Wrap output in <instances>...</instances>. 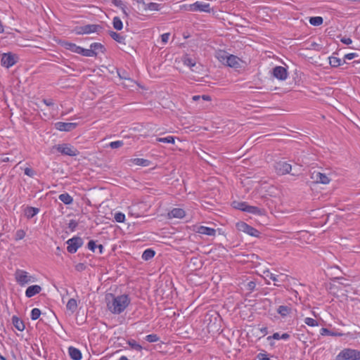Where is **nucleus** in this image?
Returning <instances> with one entry per match:
<instances>
[{
  "label": "nucleus",
  "instance_id": "nucleus-1",
  "mask_svg": "<svg viewBox=\"0 0 360 360\" xmlns=\"http://www.w3.org/2000/svg\"><path fill=\"white\" fill-rule=\"evenodd\" d=\"M112 301L108 302V309L113 314L122 313L129 305L130 300L127 295L115 297L110 294Z\"/></svg>",
  "mask_w": 360,
  "mask_h": 360
},
{
  "label": "nucleus",
  "instance_id": "nucleus-2",
  "mask_svg": "<svg viewBox=\"0 0 360 360\" xmlns=\"http://www.w3.org/2000/svg\"><path fill=\"white\" fill-rule=\"evenodd\" d=\"M186 9L190 11H200L209 13L213 11V8H211L210 4L200 1H196L194 4L188 5Z\"/></svg>",
  "mask_w": 360,
  "mask_h": 360
},
{
  "label": "nucleus",
  "instance_id": "nucleus-3",
  "mask_svg": "<svg viewBox=\"0 0 360 360\" xmlns=\"http://www.w3.org/2000/svg\"><path fill=\"white\" fill-rule=\"evenodd\" d=\"M54 148L63 155L76 156L79 154V151L76 148L68 143L59 144L55 146Z\"/></svg>",
  "mask_w": 360,
  "mask_h": 360
},
{
  "label": "nucleus",
  "instance_id": "nucleus-4",
  "mask_svg": "<svg viewBox=\"0 0 360 360\" xmlns=\"http://www.w3.org/2000/svg\"><path fill=\"white\" fill-rule=\"evenodd\" d=\"M18 60V57L16 54L11 52L2 54L1 64L3 66L8 68L15 65Z\"/></svg>",
  "mask_w": 360,
  "mask_h": 360
},
{
  "label": "nucleus",
  "instance_id": "nucleus-5",
  "mask_svg": "<svg viewBox=\"0 0 360 360\" xmlns=\"http://www.w3.org/2000/svg\"><path fill=\"white\" fill-rule=\"evenodd\" d=\"M236 228L238 231L246 233L251 236L258 237L259 235V231L243 221L238 222Z\"/></svg>",
  "mask_w": 360,
  "mask_h": 360
},
{
  "label": "nucleus",
  "instance_id": "nucleus-6",
  "mask_svg": "<svg viewBox=\"0 0 360 360\" xmlns=\"http://www.w3.org/2000/svg\"><path fill=\"white\" fill-rule=\"evenodd\" d=\"M336 360H356V350L344 349L337 355Z\"/></svg>",
  "mask_w": 360,
  "mask_h": 360
},
{
  "label": "nucleus",
  "instance_id": "nucleus-7",
  "mask_svg": "<svg viewBox=\"0 0 360 360\" xmlns=\"http://www.w3.org/2000/svg\"><path fill=\"white\" fill-rule=\"evenodd\" d=\"M67 250L70 253H75L77 249L83 244V240L80 237H73L67 241Z\"/></svg>",
  "mask_w": 360,
  "mask_h": 360
},
{
  "label": "nucleus",
  "instance_id": "nucleus-8",
  "mask_svg": "<svg viewBox=\"0 0 360 360\" xmlns=\"http://www.w3.org/2000/svg\"><path fill=\"white\" fill-rule=\"evenodd\" d=\"M275 169L277 174L284 175L290 173L292 169V166L286 162L280 161L276 163Z\"/></svg>",
  "mask_w": 360,
  "mask_h": 360
},
{
  "label": "nucleus",
  "instance_id": "nucleus-9",
  "mask_svg": "<svg viewBox=\"0 0 360 360\" xmlns=\"http://www.w3.org/2000/svg\"><path fill=\"white\" fill-rule=\"evenodd\" d=\"M15 279L20 285H24L31 281V276L27 275V273L22 270H17L15 274Z\"/></svg>",
  "mask_w": 360,
  "mask_h": 360
},
{
  "label": "nucleus",
  "instance_id": "nucleus-10",
  "mask_svg": "<svg viewBox=\"0 0 360 360\" xmlns=\"http://www.w3.org/2000/svg\"><path fill=\"white\" fill-rule=\"evenodd\" d=\"M311 178L314 182L323 184H328L330 181L329 177L325 174L316 171L311 173Z\"/></svg>",
  "mask_w": 360,
  "mask_h": 360
},
{
  "label": "nucleus",
  "instance_id": "nucleus-11",
  "mask_svg": "<svg viewBox=\"0 0 360 360\" xmlns=\"http://www.w3.org/2000/svg\"><path fill=\"white\" fill-rule=\"evenodd\" d=\"M272 75L279 80H285L288 77V71L284 67L276 66L273 69Z\"/></svg>",
  "mask_w": 360,
  "mask_h": 360
},
{
  "label": "nucleus",
  "instance_id": "nucleus-12",
  "mask_svg": "<svg viewBox=\"0 0 360 360\" xmlns=\"http://www.w3.org/2000/svg\"><path fill=\"white\" fill-rule=\"evenodd\" d=\"M77 123L58 122L55 124L56 128L59 131H70L77 127Z\"/></svg>",
  "mask_w": 360,
  "mask_h": 360
},
{
  "label": "nucleus",
  "instance_id": "nucleus-13",
  "mask_svg": "<svg viewBox=\"0 0 360 360\" xmlns=\"http://www.w3.org/2000/svg\"><path fill=\"white\" fill-rule=\"evenodd\" d=\"M240 59L238 57L233 55H229L228 57H226V65L231 68H238L240 67Z\"/></svg>",
  "mask_w": 360,
  "mask_h": 360
},
{
  "label": "nucleus",
  "instance_id": "nucleus-14",
  "mask_svg": "<svg viewBox=\"0 0 360 360\" xmlns=\"http://www.w3.org/2000/svg\"><path fill=\"white\" fill-rule=\"evenodd\" d=\"M41 290V288L38 285H34L29 286L26 291H25V295L27 297H32L34 295L38 294Z\"/></svg>",
  "mask_w": 360,
  "mask_h": 360
},
{
  "label": "nucleus",
  "instance_id": "nucleus-15",
  "mask_svg": "<svg viewBox=\"0 0 360 360\" xmlns=\"http://www.w3.org/2000/svg\"><path fill=\"white\" fill-rule=\"evenodd\" d=\"M185 216V211L181 208H174L168 213V217L181 219Z\"/></svg>",
  "mask_w": 360,
  "mask_h": 360
},
{
  "label": "nucleus",
  "instance_id": "nucleus-16",
  "mask_svg": "<svg viewBox=\"0 0 360 360\" xmlns=\"http://www.w3.org/2000/svg\"><path fill=\"white\" fill-rule=\"evenodd\" d=\"M101 30L102 27L99 25H86L84 26L83 32L84 34H91L99 32Z\"/></svg>",
  "mask_w": 360,
  "mask_h": 360
},
{
  "label": "nucleus",
  "instance_id": "nucleus-17",
  "mask_svg": "<svg viewBox=\"0 0 360 360\" xmlns=\"http://www.w3.org/2000/svg\"><path fill=\"white\" fill-rule=\"evenodd\" d=\"M12 323L13 326L19 331H23L25 330V323L20 318L16 316L12 317Z\"/></svg>",
  "mask_w": 360,
  "mask_h": 360
},
{
  "label": "nucleus",
  "instance_id": "nucleus-18",
  "mask_svg": "<svg viewBox=\"0 0 360 360\" xmlns=\"http://www.w3.org/2000/svg\"><path fill=\"white\" fill-rule=\"evenodd\" d=\"M68 352L70 356L73 360H80L82 359V353L78 349L73 347H70Z\"/></svg>",
  "mask_w": 360,
  "mask_h": 360
},
{
  "label": "nucleus",
  "instance_id": "nucleus-19",
  "mask_svg": "<svg viewBox=\"0 0 360 360\" xmlns=\"http://www.w3.org/2000/svg\"><path fill=\"white\" fill-rule=\"evenodd\" d=\"M197 232L200 234H204L207 236H214L216 233V230L212 228L201 226L198 228Z\"/></svg>",
  "mask_w": 360,
  "mask_h": 360
},
{
  "label": "nucleus",
  "instance_id": "nucleus-20",
  "mask_svg": "<svg viewBox=\"0 0 360 360\" xmlns=\"http://www.w3.org/2000/svg\"><path fill=\"white\" fill-rule=\"evenodd\" d=\"M39 212V210L38 208L33 207H27L25 209V216L27 219H31L34 217L36 214H37Z\"/></svg>",
  "mask_w": 360,
  "mask_h": 360
},
{
  "label": "nucleus",
  "instance_id": "nucleus-21",
  "mask_svg": "<svg viewBox=\"0 0 360 360\" xmlns=\"http://www.w3.org/2000/svg\"><path fill=\"white\" fill-rule=\"evenodd\" d=\"M62 45L64 48H65L68 50L71 51L72 52L79 53L80 50V46H77L76 44L68 41H63L62 43Z\"/></svg>",
  "mask_w": 360,
  "mask_h": 360
},
{
  "label": "nucleus",
  "instance_id": "nucleus-22",
  "mask_svg": "<svg viewBox=\"0 0 360 360\" xmlns=\"http://www.w3.org/2000/svg\"><path fill=\"white\" fill-rule=\"evenodd\" d=\"M292 309L290 306L281 305L277 309V312L282 316L285 317L291 313Z\"/></svg>",
  "mask_w": 360,
  "mask_h": 360
},
{
  "label": "nucleus",
  "instance_id": "nucleus-23",
  "mask_svg": "<svg viewBox=\"0 0 360 360\" xmlns=\"http://www.w3.org/2000/svg\"><path fill=\"white\" fill-rule=\"evenodd\" d=\"M90 48L95 53V56H97L98 51L103 53L105 51V47L101 43H93L91 44Z\"/></svg>",
  "mask_w": 360,
  "mask_h": 360
},
{
  "label": "nucleus",
  "instance_id": "nucleus-24",
  "mask_svg": "<svg viewBox=\"0 0 360 360\" xmlns=\"http://www.w3.org/2000/svg\"><path fill=\"white\" fill-rule=\"evenodd\" d=\"M66 308L68 310L71 311V314L74 313L77 308V303L76 300L71 298L68 300Z\"/></svg>",
  "mask_w": 360,
  "mask_h": 360
},
{
  "label": "nucleus",
  "instance_id": "nucleus-25",
  "mask_svg": "<svg viewBox=\"0 0 360 360\" xmlns=\"http://www.w3.org/2000/svg\"><path fill=\"white\" fill-rule=\"evenodd\" d=\"M59 200L65 205H70L73 199L68 193H62L58 197Z\"/></svg>",
  "mask_w": 360,
  "mask_h": 360
},
{
  "label": "nucleus",
  "instance_id": "nucleus-26",
  "mask_svg": "<svg viewBox=\"0 0 360 360\" xmlns=\"http://www.w3.org/2000/svg\"><path fill=\"white\" fill-rule=\"evenodd\" d=\"M245 209L246 212L249 213L256 214L259 215H262L264 214V210H262L255 206H250L248 205L247 208Z\"/></svg>",
  "mask_w": 360,
  "mask_h": 360
},
{
  "label": "nucleus",
  "instance_id": "nucleus-27",
  "mask_svg": "<svg viewBox=\"0 0 360 360\" xmlns=\"http://www.w3.org/2000/svg\"><path fill=\"white\" fill-rule=\"evenodd\" d=\"M109 34L115 41H117L118 43L124 44L125 38L123 36H121L119 33H117L114 31H110Z\"/></svg>",
  "mask_w": 360,
  "mask_h": 360
},
{
  "label": "nucleus",
  "instance_id": "nucleus-28",
  "mask_svg": "<svg viewBox=\"0 0 360 360\" xmlns=\"http://www.w3.org/2000/svg\"><path fill=\"white\" fill-rule=\"evenodd\" d=\"M131 161L136 165L144 166V167L148 166L150 164L149 160L143 159V158H134V159H131Z\"/></svg>",
  "mask_w": 360,
  "mask_h": 360
},
{
  "label": "nucleus",
  "instance_id": "nucleus-29",
  "mask_svg": "<svg viewBox=\"0 0 360 360\" xmlns=\"http://www.w3.org/2000/svg\"><path fill=\"white\" fill-rule=\"evenodd\" d=\"M155 251L151 249L146 250L142 254V259L147 261L155 256Z\"/></svg>",
  "mask_w": 360,
  "mask_h": 360
},
{
  "label": "nucleus",
  "instance_id": "nucleus-30",
  "mask_svg": "<svg viewBox=\"0 0 360 360\" xmlns=\"http://www.w3.org/2000/svg\"><path fill=\"white\" fill-rule=\"evenodd\" d=\"M156 141L158 142H161L164 143H172L174 144L175 142V138L172 136H168L164 138H157Z\"/></svg>",
  "mask_w": 360,
  "mask_h": 360
},
{
  "label": "nucleus",
  "instance_id": "nucleus-31",
  "mask_svg": "<svg viewBox=\"0 0 360 360\" xmlns=\"http://www.w3.org/2000/svg\"><path fill=\"white\" fill-rule=\"evenodd\" d=\"M321 335H331V336H342L343 335L342 333L332 332L326 328H322L321 329Z\"/></svg>",
  "mask_w": 360,
  "mask_h": 360
},
{
  "label": "nucleus",
  "instance_id": "nucleus-32",
  "mask_svg": "<svg viewBox=\"0 0 360 360\" xmlns=\"http://www.w3.org/2000/svg\"><path fill=\"white\" fill-rule=\"evenodd\" d=\"M323 18L320 16L311 17L309 19V22L311 25L314 26H319L323 23Z\"/></svg>",
  "mask_w": 360,
  "mask_h": 360
},
{
  "label": "nucleus",
  "instance_id": "nucleus-33",
  "mask_svg": "<svg viewBox=\"0 0 360 360\" xmlns=\"http://www.w3.org/2000/svg\"><path fill=\"white\" fill-rule=\"evenodd\" d=\"M113 27L117 30H121L123 27L122 20L119 17H115L112 20Z\"/></svg>",
  "mask_w": 360,
  "mask_h": 360
},
{
  "label": "nucleus",
  "instance_id": "nucleus-34",
  "mask_svg": "<svg viewBox=\"0 0 360 360\" xmlns=\"http://www.w3.org/2000/svg\"><path fill=\"white\" fill-rule=\"evenodd\" d=\"M329 63L333 68H338L341 65V60L336 57H329Z\"/></svg>",
  "mask_w": 360,
  "mask_h": 360
},
{
  "label": "nucleus",
  "instance_id": "nucleus-35",
  "mask_svg": "<svg viewBox=\"0 0 360 360\" xmlns=\"http://www.w3.org/2000/svg\"><path fill=\"white\" fill-rule=\"evenodd\" d=\"M79 54H82V56H87V57H91L95 56V53L93 50L90 49H86L84 48H80Z\"/></svg>",
  "mask_w": 360,
  "mask_h": 360
},
{
  "label": "nucleus",
  "instance_id": "nucleus-36",
  "mask_svg": "<svg viewBox=\"0 0 360 360\" xmlns=\"http://www.w3.org/2000/svg\"><path fill=\"white\" fill-rule=\"evenodd\" d=\"M233 205L234 208L246 212L245 208H247L248 206L246 202H233Z\"/></svg>",
  "mask_w": 360,
  "mask_h": 360
},
{
  "label": "nucleus",
  "instance_id": "nucleus-37",
  "mask_svg": "<svg viewBox=\"0 0 360 360\" xmlns=\"http://www.w3.org/2000/svg\"><path fill=\"white\" fill-rule=\"evenodd\" d=\"M228 56L229 54L225 51H220L217 53V58L224 64L226 63V57Z\"/></svg>",
  "mask_w": 360,
  "mask_h": 360
},
{
  "label": "nucleus",
  "instance_id": "nucleus-38",
  "mask_svg": "<svg viewBox=\"0 0 360 360\" xmlns=\"http://www.w3.org/2000/svg\"><path fill=\"white\" fill-rule=\"evenodd\" d=\"M130 347L136 351H141L143 349L142 346L137 343L135 340H131L128 342Z\"/></svg>",
  "mask_w": 360,
  "mask_h": 360
},
{
  "label": "nucleus",
  "instance_id": "nucleus-39",
  "mask_svg": "<svg viewBox=\"0 0 360 360\" xmlns=\"http://www.w3.org/2000/svg\"><path fill=\"white\" fill-rule=\"evenodd\" d=\"M40 314L41 311L37 308H34L31 311V319L32 320H37L40 316Z\"/></svg>",
  "mask_w": 360,
  "mask_h": 360
},
{
  "label": "nucleus",
  "instance_id": "nucleus-40",
  "mask_svg": "<svg viewBox=\"0 0 360 360\" xmlns=\"http://www.w3.org/2000/svg\"><path fill=\"white\" fill-rule=\"evenodd\" d=\"M147 8L150 11H159L160 9V5L157 3H149L147 5Z\"/></svg>",
  "mask_w": 360,
  "mask_h": 360
},
{
  "label": "nucleus",
  "instance_id": "nucleus-41",
  "mask_svg": "<svg viewBox=\"0 0 360 360\" xmlns=\"http://www.w3.org/2000/svg\"><path fill=\"white\" fill-rule=\"evenodd\" d=\"M146 340L149 342H155L159 340V338L155 334H150L146 335Z\"/></svg>",
  "mask_w": 360,
  "mask_h": 360
},
{
  "label": "nucleus",
  "instance_id": "nucleus-42",
  "mask_svg": "<svg viewBox=\"0 0 360 360\" xmlns=\"http://www.w3.org/2000/svg\"><path fill=\"white\" fill-rule=\"evenodd\" d=\"M304 323L309 326H318V322L316 320L312 318H306L304 319Z\"/></svg>",
  "mask_w": 360,
  "mask_h": 360
},
{
  "label": "nucleus",
  "instance_id": "nucleus-43",
  "mask_svg": "<svg viewBox=\"0 0 360 360\" xmlns=\"http://www.w3.org/2000/svg\"><path fill=\"white\" fill-rule=\"evenodd\" d=\"M115 219L117 222H123L125 219V215L122 212H117L115 214Z\"/></svg>",
  "mask_w": 360,
  "mask_h": 360
},
{
  "label": "nucleus",
  "instance_id": "nucleus-44",
  "mask_svg": "<svg viewBox=\"0 0 360 360\" xmlns=\"http://www.w3.org/2000/svg\"><path fill=\"white\" fill-rule=\"evenodd\" d=\"M123 141H112L110 143V146L111 148L112 149H115V148H120L123 146Z\"/></svg>",
  "mask_w": 360,
  "mask_h": 360
},
{
  "label": "nucleus",
  "instance_id": "nucleus-45",
  "mask_svg": "<svg viewBox=\"0 0 360 360\" xmlns=\"http://www.w3.org/2000/svg\"><path fill=\"white\" fill-rule=\"evenodd\" d=\"M25 236V232L22 230V229H20V230H18L15 233V240H21Z\"/></svg>",
  "mask_w": 360,
  "mask_h": 360
},
{
  "label": "nucleus",
  "instance_id": "nucleus-46",
  "mask_svg": "<svg viewBox=\"0 0 360 360\" xmlns=\"http://www.w3.org/2000/svg\"><path fill=\"white\" fill-rule=\"evenodd\" d=\"M255 287H256L255 282L253 281H251L248 283V284L246 285V289L251 292L255 290Z\"/></svg>",
  "mask_w": 360,
  "mask_h": 360
},
{
  "label": "nucleus",
  "instance_id": "nucleus-47",
  "mask_svg": "<svg viewBox=\"0 0 360 360\" xmlns=\"http://www.w3.org/2000/svg\"><path fill=\"white\" fill-rule=\"evenodd\" d=\"M78 226V223L74 220V219H71L68 224V228L72 231H74L75 229L77 228V226Z\"/></svg>",
  "mask_w": 360,
  "mask_h": 360
},
{
  "label": "nucleus",
  "instance_id": "nucleus-48",
  "mask_svg": "<svg viewBox=\"0 0 360 360\" xmlns=\"http://www.w3.org/2000/svg\"><path fill=\"white\" fill-rule=\"evenodd\" d=\"M185 65L189 67H193L195 65V63L193 60V59L190 58H186L184 60Z\"/></svg>",
  "mask_w": 360,
  "mask_h": 360
},
{
  "label": "nucleus",
  "instance_id": "nucleus-49",
  "mask_svg": "<svg viewBox=\"0 0 360 360\" xmlns=\"http://www.w3.org/2000/svg\"><path fill=\"white\" fill-rule=\"evenodd\" d=\"M34 171L29 167H26L25 169V174H26L28 176L32 177L34 175Z\"/></svg>",
  "mask_w": 360,
  "mask_h": 360
},
{
  "label": "nucleus",
  "instance_id": "nucleus-50",
  "mask_svg": "<svg viewBox=\"0 0 360 360\" xmlns=\"http://www.w3.org/2000/svg\"><path fill=\"white\" fill-rule=\"evenodd\" d=\"M85 269H86V266L83 263H79L75 265V269L77 271H79V272L83 271L84 270H85Z\"/></svg>",
  "mask_w": 360,
  "mask_h": 360
},
{
  "label": "nucleus",
  "instance_id": "nucleus-51",
  "mask_svg": "<svg viewBox=\"0 0 360 360\" xmlns=\"http://www.w3.org/2000/svg\"><path fill=\"white\" fill-rule=\"evenodd\" d=\"M357 56L358 55L356 53H347L345 56L344 59L352 60ZM344 63H345V60H344Z\"/></svg>",
  "mask_w": 360,
  "mask_h": 360
},
{
  "label": "nucleus",
  "instance_id": "nucleus-52",
  "mask_svg": "<svg viewBox=\"0 0 360 360\" xmlns=\"http://www.w3.org/2000/svg\"><path fill=\"white\" fill-rule=\"evenodd\" d=\"M97 248V245H96L95 242L94 240H90L88 243V248L91 250L93 252H95V249Z\"/></svg>",
  "mask_w": 360,
  "mask_h": 360
},
{
  "label": "nucleus",
  "instance_id": "nucleus-53",
  "mask_svg": "<svg viewBox=\"0 0 360 360\" xmlns=\"http://www.w3.org/2000/svg\"><path fill=\"white\" fill-rule=\"evenodd\" d=\"M169 33H165L161 35V39L163 43H167L169 40Z\"/></svg>",
  "mask_w": 360,
  "mask_h": 360
},
{
  "label": "nucleus",
  "instance_id": "nucleus-54",
  "mask_svg": "<svg viewBox=\"0 0 360 360\" xmlns=\"http://www.w3.org/2000/svg\"><path fill=\"white\" fill-rule=\"evenodd\" d=\"M112 3L117 7H122L123 6V3L121 0H112Z\"/></svg>",
  "mask_w": 360,
  "mask_h": 360
},
{
  "label": "nucleus",
  "instance_id": "nucleus-55",
  "mask_svg": "<svg viewBox=\"0 0 360 360\" xmlns=\"http://www.w3.org/2000/svg\"><path fill=\"white\" fill-rule=\"evenodd\" d=\"M341 41L345 44H347V45H349L352 43V39L350 38H342L341 39Z\"/></svg>",
  "mask_w": 360,
  "mask_h": 360
},
{
  "label": "nucleus",
  "instance_id": "nucleus-56",
  "mask_svg": "<svg viewBox=\"0 0 360 360\" xmlns=\"http://www.w3.org/2000/svg\"><path fill=\"white\" fill-rule=\"evenodd\" d=\"M257 358L259 360H266L267 358L266 354L264 353H259L257 355Z\"/></svg>",
  "mask_w": 360,
  "mask_h": 360
},
{
  "label": "nucleus",
  "instance_id": "nucleus-57",
  "mask_svg": "<svg viewBox=\"0 0 360 360\" xmlns=\"http://www.w3.org/2000/svg\"><path fill=\"white\" fill-rule=\"evenodd\" d=\"M84 26L78 27L76 28L75 31L77 34H84V32H83Z\"/></svg>",
  "mask_w": 360,
  "mask_h": 360
},
{
  "label": "nucleus",
  "instance_id": "nucleus-58",
  "mask_svg": "<svg viewBox=\"0 0 360 360\" xmlns=\"http://www.w3.org/2000/svg\"><path fill=\"white\" fill-rule=\"evenodd\" d=\"M271 338L275 339V340H279V339H281V335H279L278 333H275L273 334ZM269 338H271V337L268 338V339H269Z\"/></svg>",
  "mask_w": 360,
  "mask_h": 360
},
{
  "label": "nucleus",
  "instance_id": "nucleus-59",
  "mask_svg": "<svg viewBox=\"0 0 360 360\" xmlns=\"http://www.w3.org/2000/svg\"><path fill=\"white\" fill-rule=\"evenodd\" d=\"M43 102L48 106L53 105V103L51 100L44 99Z\"/></svg>",
  "mask_w": 360,
  "mask_h": 360
},
{
  "label": "nucleus",
  "instance_id": "nucleus-60",
  "mask_svg": "<svg viewBox=\"0 0 360 360\" xmlns=\"http://www.w3.org/2000/svg\"><path fill=\"white\" fill-rule=\"evenodd\" d=\"M290 338V335L288 333H283L281 335V339L288 340Z\"/></svg>",
  "mask_w": 360,
  "mask_h": 360
},
{
  "label": "nucleus",
  "instance_id": "nucleus-61",
  "mask_svg": "<svg viewBox=\"0 0 360 360\" xmlns=\"http://www.w3.org/2000/svg\"><path fill=\"white\" fill-rule=\"evenodd\" d=\"M201 98L204 100V101H211V97L208 95H202L201 96Z\"/></svg>",
  "mask_w": 360,
  "mask_h": 360
},
{
  "label": "nucleus",
  "instance_id": "nucleus-62",
  "mask_svg": "<svg viewBox=\"0 0 360 360\" xmlns=\"http://www.w3.org/2000/svg\"><path fill=\"white\" fill-rule=\"evenodd\" d=\"M270 278L274 281H277V278L272 274H270Z\"/></svg>",
  "mask_w": 360,
  "mask_h": 360
},
{
  "label": "nucleus",
  "instance_id": "nucleus-63",
  "mask_svg": "<svg viewBox=\"0 0 360 360\" xmlns=\"http://www.w3.org/2000/svg\"><path fill=\"white\" fill-rule=\"evenodd\" d=\"M200 98H201V96H193V98H192V99H193V101H197L200 100Z\"/></svg>",
  "mask_w": 360,
  "mask_h": 360
},
{
  "label": "nucleus",
  "instance_id": "nucleus-64",
  "mask_svg": "<svg viewBox=\"0 0 360 360\" xmlns=\"http://www.w3.org/2000/svg\"><path fill=\"white\" fill-rule=\"evenodd\" d=\"M97 248L99 250V253L101 254L103 252V246L102 245H97Z\"/></svg>",
  "mask_w": 360,
  "mask_h": 360
}]
</instances>
